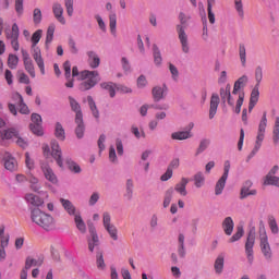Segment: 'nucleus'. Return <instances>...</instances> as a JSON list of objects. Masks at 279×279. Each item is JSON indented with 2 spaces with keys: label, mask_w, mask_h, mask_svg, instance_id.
Returning a JSON list of instances; mask_svg holds the SVG:
<instances>
[{
  "label": "nucleus",
  "mask_w": 279,
  "mask_h": 279,
  "mask_svg": "<svg viewBox=\"0 0 279 279\" xmlns=\"http://www.w3.org/2000/svg\"><path fill=\"white\" fill-rule=\"evenodd\" d=\"M72 77H77L78 82H82L78 85V88L83 93L86 90H90V88H95V86H97V83L101 81V78H99V72L88 70L80 72L77 65H74L72 68Z\"/></svg>",
  "instance_id": "1"
},
{
  "label": "nucleus",
  "mask_w": 279,
  "mask_h": 279,
  "mask_svg": "<svg viewBox=\"0 0 279 279\" xmlns=\"http://www.w3.org/2000/svg\"><path fill=\"white\" fill-rule=\"evenodd\" d=\"M31 219L39 228L46 232L56 230V218L53 216L40 210V208H33L31 210Z\"/></svg>",
  "instance_id": "2"
},
{
  "label": "nucleus",
  "mask_w": 279,
  "mask_h": 279,
  "mask_svg": "<svg viewBox=\"0 0 279 279\" xmlns=\"http://www.w3.org/2000/svg\"><path fill=\"white\" fill-rule=\"evenodd\" d=\"M40 38H43V29H37L32 36V49H33V59L35 60L38 69L40 70L41 75H45V60L43 59V52H40V48L36 45L40 43Z\"/></svg>",
  "instance_id": "3"
},
{
  "label": "nucleus",
  "mask_w": 279,
  "mask_h": 279,
  "mask_svg": "<svg viewBox=\"0 0 279 279\" xmlns=\"http://www.w3.org/2000/svg\"><path fill=\"white\" fill-rule=\"evenodd\" d=\"M179 21L181 23V24L177 25L179 40L181 43L183 53H189V51H190L189 35H186V32L184 31V28L186 27V23H189V16H186V14L181 12L179 14Z\"/></svg>",
  "instance_id": "4"
},
{
  "label": "nucleus",
  "mask_w": 279,
  "mask_h": 279,
  "mask_svg": "<svg viewBox=\"0 0 279 279\" xmlns=\"http://www.w3.org/2000/svg\"><path fill=\"white\" fill-rule=\"evenodd\" d=\"M266 130H267V112H264L263 117L259 121V124H258V131H257L255 146L250 155V158H252L253 156H256V154H258V150L260 149V147H263V141H265Z\"/></svg>",
  "instance_id": "5"
},
{
  "label": "nucleus",
  "mask_w": 279,
  "mask_h": 279,
  "mask_svg": "<svg viewBox=\"0 0 279 279\" xmlns=\"http://www.w3.org/2000/svg\"><path fill=\"white\" fill-rule=\"evenodd\" d=\"M258 234L262 254H264L266 260H271V246L269 245V238L267 236L265 226L259 227Z\"/></svg>",
  "instance_id": "6"
},
{
  "label": "nucleus",
  "mask_w": 279,
  "mask_h": 279,
  "mask_svg": "<svg viewBox=\"0 0 279 279\" xmlns=\"http://www.w3.org/2000/svg\"><path fill=\"white\" fill-rule=\"evenodd\" d=\"M256 243V229H251L245 242V254L250 265L254 263V244Z\"/></svg>",
  "instance_id": "7"
},
{
  "label": "nucleus",
  "mask_w": 279,
  "mask_h": 279,
  "mask_svg": "<svg viewBox=\"0 0 279 279\" xmlns=\"http://www.w3.org/2000/svg\"><path fill=\"white\" fill-rule=\"evenodd\" d=\"M19 24L14 23L12 25L11 32L7 33V40H10L11 47L14 51H19L21 49V45L19 44Z\"/></svg>",
  "instance_id": "8"
},
{
  "label": "nucleus",
  "mask_w": 279,
  "mask_h": 279,
  "mask_svg": "<svg viewBox=\"0 0 279 279\" xmlns=\"http://www.w3.org/2000/svg\"><path fill=\"white\" fill-rule=\"evenodd\" d=\"M22 53V60L24 62V69L31 77H36V69L34 68V61H32V58L29 57V52L25 49H21Z\"/></svg>",
  "instance_id": "9"
},
{
  "label": "nucleus",
  "mask_w": 279,
  "mask_h": 279,
  "mask_svg": "<svg viewBox=\"0 0 279 279\" xmlns=\"http://www.w3.org/2000/svg\"><path fill=\"white\" fill-rule=\"evenodd\" d=\"M88 230L92 238L87 240L89 252H95V250H99V235H97V231L95 230V226L93 223H88Z\"/></svg>",
  "instance_id": "10"
},
{
  "label": "nucleus",
  "mask_w": 279,
  "mask_h": 279,
  "mask_svg": "<svg viewBox=\"0 0 279 279\" xmlns=\"http://www.w3.org/2000/svg\"><path fill=\"white\" fill-rule=\"evenodd\" d=\"M2 160H3L4 169H7V171L13 172L19 169V161H16V158L12 156V154L4 153Z\"/></svg>",
  "instance_id": "11"
},
{
  "label": "nucleus",
  "mask_w": 279,
  "mask_h": 279,
  "mask_svg": "<svg viewBox=\"0 0 279 279\" xmlns=\"http://www.w3.org/2000/svg\"><path fill=\"white\" fill-rule=\"evenodd\" d=\"M51 156L56 160L58 167H64V162L62 161V149H60V144L58 142H51Z\"/></svg>",
  "instance_id": "12"
},
{
  "label": "nucleus",
  "mask_w": 279,
  "mask_h": 279,
  "mask_svg": "<svg viewBox=\"0 0 279 279\" xmlns=\"http://www.w3.org/2000/svg\"><path fill=\"white\" fill-rule=\"evenodd\" d=\"M19 131L15 128H9L0 131V141H14L19 138Z\"/></svg>",
  "instance_id": "13"
},
{
  "label": "nucleus",
  "mask_w": 279,
  "mask_h": 279,
  "mask_svg": "<svg viewBox=\"0 0 279 279\" xmlns=\"http://www.w3.org/2000/svg\"><path fill=\"white\" fill-rule=\"evenodd\" d=\"M25 201L27 204H31V206H35V208H40V206L45 204V199L34 193H27L25 195Z\"/></svg>",
  "instance_id": "14"
},
{
  "label": "nucleus",
  "mask_w": 279,
  "mask_h": 279,
  "mask_svg": "<svg viewBox=\"0 0 279 279\" xmlns=\"http://www.w3.org/2000/svg\"><path fill=\"white\" fill-rule=\"evenodd\" d=\"M41 171L48 182H51V184H58V177L49 165H41Z\"/></svg>",
  "instance_id": "15"
},
{
  "label": "nucleus",
  "mask_w": 279,
  "mask_h": 279,
  "mask_svg": "<svg viewBox=\"0 0 279 279\" xmlns=\"http://www.w3.org/2000/svg\"><path fill=\"white\" fill-rule=\"evenodd\" d=\"M64 77L66 80V88H73L75 80L71 78V61L63 63Z\"/></svg>",
  "instance_id": "16"
},
{
  "label": "nucleus",
  "mask_w": 279,
  "mask_h": 279,
  "mask_svg": "<svg viewBox=\"0 0 279 279\" xmlns=\"http://www.w3.org/2000/svg\"><path fill=\"white\" fill-rule=\"evenodd\" d=\"M219 94H213L209 106V119H215V114H217V108H219Z\"/></svg>",
  "instance_id": "17"
},
{
  "label": "nucleus",
  "mask_w": 279,
  "mask_h": 279,
  "mask_svg": "<svg viewBox=\"0 0 279 279\" xmlns=\"http://www.w3.org/2000/svg\"><path fill=\"white\" fill-rule=\"evenodd\" d=\"M69 102L71 106V109L73 110V112H75L76 121H81L84 114L82 113V107L80 106V102H77V100H75V98L71 96L69 97Z\"/></svg>",
  "instance_id": "18"
},
{
  "label": "nucleus",
  "mask_w": 279,
  "mask_h": 279,
  "mask_svg": "<svg viewBox=\"0 0 279 279\" xmlns=\"http://www.w3.org/2000/svg\"><path fill=\"white\" fill-rule=\"evenodd\" d=\"M52 12L54 14V17L57 19V21H59V23H61V25L66 24V20H64V16H62V14H64V9L62 8V4H53Z\"/></svg>",
  "instance_id": "19"
},
{
  "label": "nucleus",
  "mask_w": 279,
  "mask_h": 279,
  "mask_svg": "<svg viewBox=\"0 0 279 279\" xmlns=\"http://www.w3.org/2000/svg\"><path fill=\"white\" fill-rule=\"evenodd\" d=\"M258 97H260V92L258 90V86L255 85L251 93L250 104H248V112L254 110L256 104H258Z\"/></svg>",
  "instance_id": "20"
},
{
  "label": "nucleus",
  "mask_w": 279,
  "mask_h": 279,
  "mask_svg": "<svg viewBox=\"0 0 279 279\" xmlns=\"http://www.w3.org/2000/svg\"><path fill=\"white\" fill-rule=\"evenodd\" d=\"M186 184H189V179L182 178L181 181L174 186V191L180 193L182 197H186V195H189V192L186 191Z\"/></svg>",
  "instance_id": "21"
},
{
  "label": "nucleus",
  "mask_w": 279,
  "mask_h": 279,
  "mask_svg": "<svg viewBox=\"0 0 279 279\" xmlns=\"http://www.w3.org/2000/svg\"><path fill=\"white\" fill-rule=\"evenodd\" d=\"M88 64L90 69H97L99 64H101V60L99 59V56H97V52L95 51H88Z\"/></svg>",
  "instance_id": "22"
},
{
  "label": "nucleus",
  "mask_w": 279,
  "mask_h": 279,
  "mask_svg": "<svg viewBox=\"0 0 279 279\" xmlns=\"http://www.w3.org/2000/svg\"><path fill=\"white\" fill-rule=\"evenodd\" d=\"M26 181L31 184V190L34 191V193H38V191H40V181L34 174L28 173Z\"/></svg>",
  "instance_id": "23"
},
{
  "label": "nucleus",
  "mask_w": 279,
  "mask_h": 279,
  "mask_svg": "<svg viewBox=\"0 0 279 279\" xmlns=\"http://www.w3.org/2000/svg\"><path fill=\"white\" fill-rule=\"evenodd\" d=\"M222 228L227 236H230L232 234V232L234 231V220H232V217L225 218L222 222Z\"/></svg>",
  "instance_id": "24"
},
{
  "label": "nucleus",
  "mask_w": 279,
  "mask_h": 279,
  "mask_svg": "<svg viewBox=\"0 0 279 279\" xmlns=\"http://www.w3.org/2000/svg\"><path fill=\"white\" fill-rule=\"evenodd\" d=\"M247 75H243L241 76L233 86V92L232 95H239V92L241 90V88H245V85L247 84Z\"/></svg>",
  "instance_id": "25"
},
{
  "label": "nucleus",
  "mask_w": 279,
  "mask_h": 279,
  "mask_svg": "<svg viewBox=\"0 0 279 279\" xmlns=\"http://www.w3.org/2000/svg\"><path fill=\"white\" fill-rule=\"evenodd\" d=\"M167 90V87H160V86H155L153 88V99L154 101H160V99H165V92Z\"/></svg>",
  "instance_id": "26"
},
{
  "label": "nucleus",
  "mask_w": 279,
  "mask_h": 279,
  "mask_svg": "<svg viewBox=\"0 0 279 279\" xmlns=\"http://www.w3.org/2000/svg\"><path fill=\"white\" fill-rule=\"evenodd\" d=\"M193 136L191 131H179L171 134L172 141H186Z\"/></svg>",
  "instance_id": "27"
},
{
  "label": "nucleus",
  "mask_w": 279,
  "mask_h": 279,
  "mask_svg": "<svg viewBox=\"0 0 279 279\" xmlns=\"http://www.w3.org/2000/svg\"><path fill=\"white\" fill-rule=\"evenodd\" d=\"M246 186H243L241 189L240 198L245 199V197H250V195H256V190H250V186H252L251 181H246Z\"/></svg>",
  "instance_id": "28"
},
{
  "label": "nucleus",
  "mask_w": 279,
  "mask_h": 279,
  "mask_svg": "<svg viewBox=\"0 0 279 279\" xmlns=\"http://www.w3.org/2000/svg\"><path fill=\"white\" fill-rule=\"evenodd\" d=\"M60 203L62 204L64 210L68 213V215H71L75 217V205H73V203H71V201L69 199H64V198H60Z\"/></svg>",
  "instance_id": "29"
},
{
  "label": "nucleus",
  "mask_w": 279,
  "mask_h": 279,
  "mask_svg": "<svg viewBox=\"0 0 279 279\" xmlns=\"http://www.w3.org/2000/svg\"><path fill=\"white\" fill-rule=\"evenodd\" d=\"M239 58L242 66H247V50L244 44L239 45Z\"/></svg>",
  "instance_id": "30"
},
{
  "label": "nucleus",
  "mask_w": 279,
  "mask_h": 279,
  "mask_svg": "<svg viewBox=\"0 0 279 279\" xmlns=\"http://www.w3.org/2000/svg\"><path fill=\"white\" fill-rule=\"evenodd\" d=\"M100 88H102L104 90H108L111 98L116 97L117 95V84L112 82L101 83Z\"/></svg>",
  "instance_id": "31"
},
{
  "label": "nucleus",
  "mask_w": 279,
  "mask_h": 279,
  "mask_svg": "<svg viewBox=\"0 0 279 279\" xmlns=\"http://www.w3.org/2000/svg\"><path fill=\"white\" fill-rule=\"evenodd\" d=\"M74 223L82 234H86V223L80 214L74 216Z\"/></svg>",
  "instance_id": "32"
},
{
  "label": "nucleus",
  "mask_w": 279,
  "mask_h": 279,
  "mask_svg": "<svg viewBox=\"0 0 279 279\" xmlns=\"http://www.w3.org/2000/svg\"><path fill=\"white\" fill-rule=\"evenodd\" d=\"M10 245V235L5 234V227H0V247Z\"/></svg>",
  "instance_id": "33"
},
{
  "label": "nucleus",
  "mask_w": 279,
  "mask_h": 279,
  "mask_svg": "<svg viewBox=\"0 0 279 279\" xmlns=\"http://www.w3.org/2000/svg\"><path fill=\"white\" fill-rule=\"evenodd\" d=\"M153 56L156 66H160L162 64V56L160 54V48L156 44L153 45Z\"/></svg>",
  "instance_id": "34"
},
{
  "label": "nucleus",
  "mask_w": 279,
  "mask_h": 279,
  "mask_svg": "<svg viewBox=\"0 0 279 279\" xmlns=\"http://www.w3.org/2000/svg\"><path fill=\"white\" fill-rule=\"evenodd\" d=\"M215 0H207L208 21L211 25H215V13L213 12V7L215 5Z\"/></svg>",
  "instance_id": "35"
},
{
  "label": "nucleus",
  "mask_w": 279,
  "mask_h": 279,
  "mask_svg": "<svg viewBox=\"0 0 279 279\" xmlns=\"http://www.w3.org/2000/svg\"><path fill=\"white\" fill-rule=\"evenodd\" d=\"M75 123H76V129H75V134L77 136V138H83L84 137V117L81 118L80 121H77V118H75Z\"/></svg>",
  "instance_id": "36"
},
{
  "label": "nucleus",
  "mask_w": 279,
  "mask_h": 279,
  "mask_svg": "<svg viewBox=\"0 0 279 279\" xmlns=\"http://www.w3.org/2000/svg\"><path fill=\"white\" fill-rule=\"evenodd\" d=\"M264 184L265 186H279V177L267 174Z\"/></svg>",
  "instance_id": "37"
},
{
  "label": "nucleus",
  "mask_w": 279,
  "mask_h": 279,
  "mask_svg": "<svg viewBox=\"0 0 279 279\" xmlns=\"http://www.w3.org/2000/svg\"><path fill=\"white\" fill-rule=\"evenodd\" d=\"M228 177H221L218 182L216 183L215 193L216 195H221L223 193V189H226V182Z\"/></svg>",
  "instance_id": "38"
},
{
  "label": "nucleus",
  "mask_w": 279,
  "mask_h": 279,
  "mask_svg": "<svg viewBox=\"0 0 279 279\" xmlns=\"http://www.w3.org/2000/svg\"><path fill=\"white\" fill-rule=\"evenodd\" d=\"M43 265V259H35L27 257L25 262V269H32V267H40Z\"/></svg>",
  "instance_id": "39"
},
{
  "label": "nucleus",
  "mask_w": 279,
  "mask_h": 279,
  "mask_svg": "<svg viewBox=\"0 0 279 279\" xmlns=\"http://www.w3.org/2000/svg\"><path fill=\"white\" fill-rule=\"evenodd\" d=\"M210 146V140L204 138L199 142L198 148L196 149V156H199V154H204Z\"/></svg>",
  "instance_id": "40"
},
{
  "label": "nucleus",
  "mask_w": 279,
  "mask_h": 279,
  "mask_svg": "<svg viewBox=\"0 0 279 279\" xmlns=\"http://www.w3.org/2000/svg\"><path fill=\"white\" fill-rule=\"evenodd\" d=\"M109 27L113 36H117V13H110L109 15Z\"/></svg>",
  "instance_id": "41"
},
{
  "label": "nucleus",
  "mask_w": 279,
  "mask_h": 279,
  "mask_svg": "<svg viewBox=\"0 0 279 279\" xmlns=\"http://www.w3.org/2000/svg\"><path fill=\"white\" fill-rule=\"evenodd\" d=\"M25 167L28 169V171H34V169H36V162L28 151L25 153Z\"/></svg>",
  "instance_id": "42"
},
{
  "label": "nucleus",
  "mask_w": 279,
  "mask_h": 279,
  "mask_svg": "<svg viewBox=\"0 0 279 279\" xmlns=\"http://www.w3.org/2000/svg\"><path fill=\"white\" fill-rule=\"evenodd\" d=\"M178 241H179L178 254L181 258H184V256H186V250H184V234L180 233Z\"/></svg>",
  "instance_id": "43"
},
{
  "label": "nucleus",
  "mask_w": 279,
  "mask_h": 279,
  "mask_svg": "<svg viewBox=\"0 0 279 279\" xmlns=\"http://www.w3.org/2000/svg\"><path fill=\"white\" fill-rule=\"evenodd\" d=\"M230 90H232V86L227 84L226 87L220 88V97L223 104H226L227 99L231 96Z\"/></svg>",
  "instance_id": "44"
},
{
  "label": "nucleus",
  "mask_w": 279,
  "mask_h": 279,
  "mask_svg": "<svg viewBox=\"0 0 279 279\" xmlns=\"http://www.w3.org/2000/svg\"><path fill=\"white\" fill-rule=\"evenodd\" d=\"M223 255H219L215 260V271L216 274H222L223 272Z\"/></svg>",
  "instance_id": "45"
},
{
  "label": "nucleus",
  "mask_w": 279,
  "mask_h": 279,
  "mask_svg": "<svg viewBox=\"0 0 279 279\" xmlns=\"http://www.w3.org/2000/svg\"><path fill=\"white\" fill-rule=\"evenodd\" d=\"M171 199H173V187H170L166 191L165 198H163V208H169L171 204Z\"/></svg>",
  "instance_id": "46"
},
{
  "label": "nucleus",
  "mask_w": 279,
  "mask_h": 279,
  "mask_svg": "<svg viewBox=\"0 0 279 279\" xmlns=\"http://www.w3.org/2000/svg\"><path fill=\"white\" fill-rule=\"evenodd\" d=\"M204 182H206V178L204 177V173L198 172L194 175V184L196 189H202L204 185Z\"/></svg>",
  "instance_id": "47"
},
{
  "label": "nucleus",
  "mask_w": 279,
  "mask_h": 279,
  "mask_svg": "<svg viewBox=\"0 0 279 279\" xmlns=\"http://www.w3.org/2000/svg\"><path fill=\"white\" fill-rule=\"evenodd\" d=\"M234 8L240 19H245V11L243 10V0H234Z\"/></svg>",
  "instance_id": "48"
},
{
  "label": "nucleus",
  "mask_w": 279,
  "mask_h": 279,
  "mask_svg": "<svg viewBox=\"0 0 279 279\" xmlns=\"http://www.w3.org/2000/svg\"><path fill=\"white\" fill-rule=\"evenodd\" d=\"M54 134H56V137L59 138V141H64V138H66L64 133V128H62V124H60V122L56 123Z\"/></svg>",
  "instance_id": "49"
},
{
  "label": "nucleus",
  "mask_w": 279,
  "mask_h": 279,
  "mask_svg": "<svg viewBox=\"0 0 279 279\" xmlns=\"http://www.w3.org/2000/svg\"><path fill=\"white\" fill-rule=\"evenodd\" d=\"M87 104H88L95 119H99V110H97V105L95 104V100L90 96L87 97Z\"/></svg>",
  "instance_id": "50"
},
{
  "label": "nucleus",
  "mask_w": 279,
  "mask_h": 279,
  "mask_svg": "<svg viewBox=\"0 0 279 279\" xmlns=\"http://www.w3.org/2000/svg\"><path fill=\"white\" fill-rule=\"evenodd\" d=\"M9 69H16L19 66V57L16 54H9L8 57Z\"/></svg>",
  "instance_id": "51"
},
{
  "label": "nucleus",
  "mask_w": 279,
  "mask_h": 279,
  "mask_svg": "<svg viewBox=\"0 0 279 279\" xmlns=\"http://www.w3.org/2000/svg\"><path fill=\"white\" fill-rule=\"evenodd\" d=\"M244 232L243 227H238L236 232L229 239V243H236L243 236Z\"/></svg>",
  "instance_id": "52"
},
{
  "label": "nucleus",
  "mask_w": 279,
  "mask_h": 279,
  "mask_svg": "<svg viewBox=\"0 0 279 279\" xmlns=\"http://www.w3.org/2000/svg\"><path fill=\"white\" fill-rule=\"evenodd\" d=\"M244 232L243 227H238L236 232L229 239V243H236L243 236Z\"/></svg>",
  "instance_id": "53"
},
{
  "label": "nucleus",
  "mask_w": 279,
  "mask_h": 279,
  "mask_svg": "<svg viewBox=\"0 0 279 279\" xmlns=\"http://www.w3.org/2000/svg\"><path fill=\"white\" fill-rule=\"evenodd\" d=\"M244 232L243 227H238L236 232L229 239V243H236L243 236Z\"/></svg>",
  "instance_id": "54"
},
{
  "label": "nucleus",
  "mask_w": 279,
  "mask_h": 279,
  "mask_svg": "<svg viewBox=\"0 0 279 279\" xmlns=\"http://www.w3.org/2000/svg\"><path fill=\"white\" fill-rule=\"evenodd\" d=\"M245 99V94L243 92L239 93V98L236 100V105L234 108L235 114H241V106H243V101Z\"/></svg>",
  "instance_id": "55"
},
{
  "label": "nucleus",
  "mask_w": 279,
  "mask_h": 279,
  "mask_svg": "<svg viewBox=\"0 0 279 279\" xmlns=\"http://www.w3.org/2000/svg\"><path fill=\"white\" fill-rule=\"evenodd\" d=\"M66 165H68L70 171H72L73 173H81L82 172V168H80V165H77L75 161H73L71 159H68Z\"/></svg>",
  "instance_id": "56"
},
{
  "label": "nucleus",
  "mask_w": 279,
  "mask_h": 279,
  "mask_svg": "<svg viewBox=\"0 0 279 279\" xmlns=\"http://www.w3.org/2000/svg\"><path fill=\"white\" fill-rule=\"evenodd\" d=\"M134 193V182L129 179L126 181V194H125V197H128V199H132V195Z\"/></svg>",
  "instance_id": "57"
},
{
  "label": "nucleus",
  "mask_w": 279,
  "mask_h": 279,
  "mask_svg": "<svg viewBox=\"0 0 279 279\" xmlns=\"http://www.w3.org/2000/svg\"><path fill=\"white\" fill-rule=\"evenodd\" d=\"M255 86H260V83L263 82V68L260 65L256 66L255 69Z\"/></svg>",
  "instance_id": "58"
},
{
  "label": "nucleus",
  "mask_w": 279,
  "mask_h": 279,
  "mask_svg": "<svg viewBox=\"0 0 279 279\" xmlns=\"http://www.w3.org/2000/svg\"><path fill=\"white\" fill-rule=\"evenodd\" d=\"M31 132H33V134H36L37 136H43L44 132H43V124L37 123V124H31Z\"/></svg>",
  "instance_id": "59"
},
{
  "label": "nucleus",
  "mask_w": 279,
  "mask_h": 279,
  "mask_svg": "<svg viewBox=\"0 0 279 279\" xmlns=\"http://www.w3.org/2000/svg\"><path fill=\"white\" fill-rule=\"evenodd\" d=\"M56 32V26L50 25L47 29V35H46V45H49L53 40V34Z\"/></svg>",
  "instance_id": "60"
},
{
  "label": "nucleus",
  "mask_w": 279,
  "mask_h": 279,
  "mask_svg": "<svg viewBox=\"0 0 279 279\" xmlns=\"http://www.w3.org/2000/svg\"><path fill=\"white\" fill-rule=\"evenodd\" d=\"M105 229L113 241H117L119 239V235H117V227H114V225H109L108 227H105Z\"/></svg>",
  "instance_id": "61"
},
{
  "label": "nucleus",
  "mask_w": 279,
  "mask_h": 279,
  "mask_svg": "<svg viewBox=\"0 0 279 279\" xmlns=\"http://www.w3.org/2000/svg\"><path fill=\"white\" fill-rule=\"evenodd\" d=\"M68 45H69L71 53H73L74 56H76V53H80V49L77 48V44L75 43V39L70 37Z\"/></svg>",
  "instance_id": "62"
},
{
  "label": "nucleus",
  "mask_w": 279,
  "mask_h": 279,
  "mask_svg": "<svg viewBox=\"0 0 279 279\" xmlns=\"http://www.w3.org/2000/svg\"><path fill=\"white\" fill-rule=\"evenodd\" d=\"M96 265L98 269H106V262L104 260V253H97Z\"/></svg>",
  "instance_id": "63"
},
{
  "label": "nucleus",
  "mask_w": 279,
  "mask_h": 279,
  "mask_svg": "<svg viewBox=\"0 0 279 279\" xmlns=\"http://www.w3.org/2000/svg\"><path fill=\"white\" fill-rule=\"evenodd\" d=\"M17 108L21 114H29V107H27L24 100L17 104Z\"/></svg>",
  "instance_id": "64"
}]
</instances>
